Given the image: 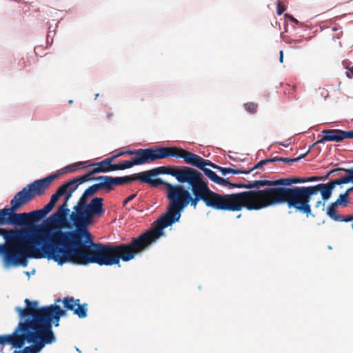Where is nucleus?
Listing matches in <instances>:
<instances>
[{
	"instance_id": "nucleus-1",
	"label": "nucleus",
	"mask_w": 353,
	"mask_h": 353,
	"mask_svg": "<svg viewBox=\"0 0 353 353\" xmlns=\"http://www.w3.org/2000/svg\"><path fill=\"white\" fill-rule=\"evenodd\" d=\"M103 199L94 197L85 206L74 225L75 230L62 231L42 229L48 259L59 265L77 262L82 265H119L120 261L128 262L142 252L139 236L128 243L117 245L95 243L88 228L94 217L105 212Z\"/></svg>"
},
{
	"instance_id": "nucleus-2",
	"label": "nucleus",
	"mask_w": 353,
	"mask_h": 353,
	"mask_svg": "<svg viewBox=\"0 0 353 353\" xmlns=\"http://www.w3.org/2000/svg\"><path fill=\"white\" fill-rule=\"evenodd\" d=\"M320 176L288 177L276 180V187L265 188L262 190H250V211L260 210L270 206L286 203L288 208L305 214H312L310 201L320 192L310 195L307 199L303 196L301 189L310 186L290 188L292 184L321 181ZM315 185H311L314 187Z\"/></svg>"
},
{
	"instance_id": "nucleus-3",
	"label": "nucleus",
	"mask_w": 353,
	"mask_h": 353,
	"mask_svg": "<svg viewBox=\"0 0 353 353\" xmlns=\"http://www.w3.org/2000/svg\"><path fill=\"white\" fill-rule=\"evenodd\" d=\"M167 197L169 200L168 212L157 221V225L139 235L142 252L147 250L152 243L163 234V229L178 221L181 217V211L190 204L194 209L198 203L202 201L206 206L216 210L228 211L223 206L215 203L212 201L202 196L195 199L190 192L180 185L165 183Z\"/></svg>"
},
{
	"instance_id": "nucleus-4",
	"label": "nucleus",
	"mask_w": 353,
	"mask_h": 353,
	"mask_svg": "<svg viewBox=\"0 0 353 353\" xmlns=\"http://www.w3.org/2000/svg\"><path fill=\"white\" fill-rule=\"evenodd\" d=\"M0 235L7 245H0V252L14 265H26L27 258L47 257L42 229H11L0 228Z\"/></svg>"
},
{
	"instance_id": "nucleus-5",
	"label": "nucleus",
	"mask_w": 353,
	"mask_h": 353,
	"mask_svg": "<svg viewBox=\"0 0 353 353\" xmlns=\"http://www.w3.org/2000/svg\"><path fill=\"white\" fill-rule=\"evenodd\" d=\"M175 179L180 183H188L191 187L195 200L202 196L223 206L228 209V212H239L243 208L250 210V190L232 194H219L210 189L200 172L188 166H177Z\"/></svg>"
},
{
	"instance_id": "nucleus-6",
	"label": "nucleus",
	"mask_w": 353,
	"mask_h": 353,
	"mask_svg": "<svg viewBox=\"0 0 353 353\" xmlns=\"http://www.w3.org/2000/svg\"><path fill=\"white\" fill-rule=\"evenodd\" d=\"M56 174L38 179L24 187L10 201V207L0 210V225H26L30 223L28 212L15 213L21 206L29 203L36 196L43 194Z\"/></svg>"
},
{
	"instance_id": "nucleus-7",
	"label": "nucleus",
	"mask_w": 353,
	"mask_h": 353,
	"mask_svg": "<svg viewBox=\"0 0 353 353\" xmlns=\"http://www.w3.org/2000/svg\"><path fill=\"white\" fill-rule=\"evenodd\" d=\"M26 308L17 307L15 310L21 318L31 316L34 323H38L49 333L54 334L52 330V323L54 321L56 327L59 326L61 316L66 315L68 310H63L58 305L38 307L37 301H30L28 299L24 301Z\"/></svg>"
},
{
	"instance_id": "nucleus-8",
	"label": "nucleus",
	"mask_w": 353,
	"mask_h": 353,
	"mask_svg": "<svg viewBox=\"0 0 353 353\" xmlns=\"http://www.w3.org/2000/svg\"><path fill=\"white\" fill-rule=\"evenodd\" d=\"M171 147H155L146 149L127 150L119 152V155H133L130 161H123L117 163L121 170L130 168L134 165L149 163L156 160L170 157Z\"/></svg>"
},
{
	"instance_id": "nucleus-9",
	"label": "nucleus",
	"mask_w": 353,
	"mask_h": 353,
	"mask_svg": "<svg viewBox=\"0 0 353 353\" xmlns=\"http://www.w3.org/2000/svg\"><path fill=\"white\" fill-rule=\"evenodd\" d=\"M19 327L26 333V341L33 343V345L26 347L22 353H38L46 344H50L55 341L54 334L49 333L32 319H28L20 323Z\"/></svg>"
},
{
	"instance_id": "nucleus-10",
	"label": "nucleus",
	"mask_w": 353,
	"mask_h": 353,
	"mask_svg": "<svg viewBox=\"0 0 353 353\" xmlns=\"http://www.w3.org/2000/svg\"><path fill=\"white\" fill-rule=\"evenodd\" d=\"M342 171L345 172L346 174L340 179L332 181L327 183H320L314 187L303 188V189H301L303 196L307 199L310 195L316 194L317 192H321V199H318L316 201L315 208L324 207L325 203L323 201H327L331 197L332 190L336 185L345 184L353 181V168L349 169L342 168Z\"/></svg>"
},
{
	"instance_id": "nucleus-11",
	"label": "nucleus",
	"mask_w": 353,
	"mask_h": 353,
	"mask_svg": "<svg viewBox=\"0 0 353 353\" xmlns=\"http://www.w3.org/2000/svg\"><path fill=\"white\" fill-rule=\"evenodd\" d=\"M170 157L182 158L187 164L199 169H203L206 165H209L214 169L221 171L222 168L209 160L204 159L200 156L181 148L171 147Z\"/></svg>"
},
{
	"instance_id": "nucleus-12",
	"label": "nucleus",
	"mask_w": 353,
	"mask_h": 353,
	"mask_svg": "<svg viewBox=\"0 0 353 353\" xmlns=\"http://www.w3.org/2000/svg\"><path fill=\"white\" fill-rule=\"evenodd\" d=\"M176 168L177 166H161L153 168L152 170L141 172V174L142 177L148 179L143 181V183L149 184L152 188H157L161 185L165 186V183H168V182L163 181L161 178L152 179V177L160 174H170L175 177Z\"/></svg>"
},
{
	"instance_id": "nucleus-13",
	"label": "nucleus",
	"mask_w": 353,
	"mask_h": 353,
	"mask_svg": "<svg viewBox=\"0 0 353 353\" xmlns=\"http://www.w3.org/2000/svg\"><path fill=\"white\" fill-rule=\"evenodd\" d=\"M99 179L105 180L107 186V192L112 190L114 187L117 185H123L134 181L143 182V181L147 180L145 178L142 177L141 172L125 176L113 177L110 176H100Z\"/></svg>"
},
{
	"instance_id": "nucleus-14",
	"label": "nucleus",
	"mask_w": 353,
	"mask_h": 353,
	"mask_svg": "<svg viewBox=\"0 0 353 353\" xmlns=\"http://www.w3.org/2000/svg\"><path fill=\"white\" fill-rule=\"evenodd\" d=\"M61 301L63 303V307L66 310L72 311L79 318L83 319L87 316V303L81 304L79 299H74V297L70 296H65L62 301L59 299H57L55 303Z\"/></svg>"
},
{
	"instance_id": "nucleus-15",
	"label": "nucleus",
	"mask_w": 353,
	"mask_h": 353,
	"mask_svg": "<svg viewBox=\"0 0 353 353\" xmlns=\"http://www.w3.org/2000/svg\"><path fill=\"white\" fill-rule=\"evenodd\" d=\"M89 167H93L92 170L90 171L92 176L95 174L101 172L121 170L118 164L111 163L108 158L98 163H91L90 162L89 164L85 166V168Z\"/></svg>"
},
{
	"instance_id": "nucleus-16",
	"label": "nucleus",
	"mask_w": 353,
	"mask_h": 353,
	"mask_svg": "<svg viewBox=\"0 0 353 353\" xmlns=\"http://www.w3.org/2000/svg\"><path fill=\"white\" fill-rule=\"evenodd\" d=\"M275 182L276 180H259L253 182H248V183H232V185H231V188H238L250 190L256 188L258 189L257 190H260L259 188L264 186H268V188L276 187Z\"/></svg>"
},
{
	"instance_id": "nucleus-17",
	"label": "nucleus",
	"mask_w": 353,
	"mask_h": 353,
	"mask_svg": "<svg viewBox=\"0 0 353 353\" xmlns=\"http://www.w3.org/2000/svg\"><path fill=\"white\" fill-rule=\"evenodd\" d=\"M88 196H85V192L83 193L82 196L80 197L79 200L78 201V203L76 205L74 206V212H72L70 215V219L74 225L79 216H81L80 214H82V212L84 209H85V206L88 205V203H87V198Z\"/></svg>"
},
{
	"instance_id": "nucleus-18",
	"label": "nucleus",
	"mask_w": 353,
	"mask_h": 353,
	"mask_svg": "<svg viewBox=\"0 0 353 353\" xmlns=\"http://www.w3.org/2000/svg\"><path fill=\"white\" fill-rule=\"evenodd\" d=\"M323 137L316 143H323L325 141L340 142L342 141L341 130L330 129L322 131Z\"/></svg>"
},
{
	"instance_id": "nucleus-19",
	"label": "nucleus",
	"mask_w": 353,
	"mask_h": 353,
	"mask_svg": "<svg viewBox=\"0 0 353 353\" xmlns=\"http://www.w3.org/2000/svg\"><path fill=\"white\" fill-rule=\"evenodd\" d=\"M70 212V210L68 208V204L63 203L58 209L56 213L52 215L50 218V221L59 223L63 225H66L68 223L66 216ZM67 226H68L67 225Z\"/></svg>"
},
{
	"instance_id": "nucleus-20",
	"label": "nucleus",
	"mask_w": 353,
	"mask_h": 353,
	"mask_svg": "<svg viewBox=\"0 0 353 353\" xmlns=\"http://www.w3.org/2000/svg\"><path fill=\"white\" fill-rule=\"evenodd\" d=\"M337 206L336 203H332L327 208V214L332 220L339 222H350L353 221V215L341 216L338 214L336 212Z\"/></svg>"
},
{
	"instance_id": "nucleus-21",
	"label": "nucleus",
	"mask_w": 353,
	"mask_h": 353,
	"mask_svg": "<svg viewBox=\"0 0 353 353\" xmlns=\"http://www.w3.org/2000/svg\"><path fill=\"white\" fill-rule=\"evenodd\" d=\"M92 180H96L99 181V183L93 184L92 185L88 187L84 191L85 196H88V197L91 196L100 190H104L107 192V186L105 180L99 179V176L92 177Z\"/></svg>"
},
{
	"instance_id": "nucleus-22",
	"label": "nucleus",
	"mask_w": 353,
	"mask_h": 353,
	"mask_svg": "<svg viewBox=\"0 0 353 353\" xmlns=\"http://www.w3.org/2000/svg\"><path fill=\"white\" fill-rule=\"evenodd\" d=\"M23 332L25 333V332ZM10 339H9L8 344L12 345L14 347L21 348L23 345L25 340H26V334H17L14 333L10 335Z\"/></svg>"
},
{
	"instance_id": "nucleus-23",
	"label": "nucleus",
	"mask_w": 353,
	"mask_h": 353,
	"mask_svg": "<svg viewBox=\"0 0 353 353\" xmlns=\"http://www.w3.org/2000/svg\"><path fill=\"white\" fill-rule=\"evenodd\" d=\"M90 161H78L74 163L70 164L65 167V170L67 172H74L78 170L85 169V166L88 164H89Z\"/></svg>"
},
{
	"instance_id": "nucleus-24",
	"label": "nucleus",
	"mask_w": 353,
	"mask_h": 353,
	"mask_svg": "<svg viewBox=\"0 0 353 353\" xmlns=\"http://www.w3.org/2000/svg\"><path fill=\"white\" fill-rule=\"evenodd\" d=\"M92 175L90 173V172H88V173H86L81 176H78V177H75V178L72 179V180L70 181L69 184H70V183L75 184V185H77V187H78L79 184H81V183H85L88 181H92Z\"/></svg>"
},
{
	"instance_id": "nucleus-25",
	"label": "nucleus",
	"mask_w": 353,
	"mask_h": 353,
	"mask_svg": "<svg viewBox=\"0 0 353 353\" xmlns=\"http://www.w3.org/2000/svg\"><path fill=\"white\" fill-rule=\"evenodd\" d=\"M352 190L353 187L347 189L345 193L341 194L336 201L334 202V203H336V205L347 206L348 203V195Z\"/></svg>"
},
{
	"instance_id": "nucleus-26",
	"label": "nucleus",
	"mask_w": 353,
	"mask_h": 353,
	"mask_svg": "<svg viewBox=\"0 0 353 353\" xmlns=\"http://www.w3.org/2000/svg\"><path fill=\"white\" fill-rule=\"evenodd\" d=\"M28 214L30 216V223L32 222L39 221L46 215V214L42 209L28 212Z\"/></svg>"
},
{
	"instance_id": "nucleus-27",
	"label": "nucleus",
	"mask_w": 353,
	"mask_h": 353,
	"mask_svg": "<svg viewBox=\"0 0 353 353\" xmlns=\"http://www.w3.org/2000/svg\"><path fill=\"white\" fill-rule=\"evenodd\" d=\"M221 172L223 175H225L227 174H249L250 171H246V170L243 169H233L231 168H221Z\"/></svg>"
},
{
	"instance_id": "nucleus-28",
	"label": "nucleus",
	"mask_w": 353,
	"mask_h": 353,
	"mask_svg": "<svg viewBox=\"0 0 353 353\" xmlns=\"http://www.w3.org/2000/svg\"><path fill=\"white\" fill-rule=\"evenodd\" d=\"M205 176H207L212 181L216 183L217 181H221L220 176H219L214 171L209 168H203L201 169Z\"/></svg>"
},
{
	"instance_id": "nucleus-29",
	"label": "nucleus",
	"mask_w": 353,
	"mask_h": 353,
	"mask_svg": "<svg viewBox=\"0 0 353 353\" xmlns=\"http://www.w3.org/2000/svg\"><path fill=\"white\" fill-rule=\"evenodd\" d=\"M65 194V187H59L56 192L52 195L50 201L52 202V203H55L57 202L59 199Z\"/></svg>"
},
{
	"instance_id": "nucleus-30",
	"label": "nucleus",
	"mask_w": 353,
	"mask_h": 353,
	"mask_svg": "<svg viewBox=\"0 0 353 353\" xmlns=\"http://www.w3.org/2000/svg\"><path fill=\"white\" fill-rule=\"evenodd\" d=\"M243 107L245 109V110L252 114H254L257 112L258 109V105L256 103L254 102H248L243 104Z\"/></svg>"
},
{
	"instance_id": "nucleus-31",
	"label": "nucleus",
	"mask_w": 353,
	"mask_h": 353,
	"mask_svg": "<svg viewBox=\"0 0 353 353\" xmlns=\"http://www.w3.org/2000/svg\"><path fill=\"white\" fill-rule=\"evenodd\" d=\"M272 162H274L273 158L261 160L256 165H255L253 168H252L250 170H248L247 171H250V173L254 170H255V169H261V168H263V166L264 165H266V164H268L269 163H272Z\"/></svg>"
},
{
	"instance_id": "nucleus-32",
	"label": "nucleus",
	"mask_w": 353,
	"mask_h": 353,
	"mask_svg": "<svg viewBox=\"0 0 353 353\" xmlns=\"http://www.w3.org/2000/svg\"><path fill=\"white\" fill-rule=\"evenodd\" d=\"M304 156L305 155H303V156H301L299 157L294 158V159L276 157H274L273 159H274V162L282 161V162H284V163H292V162L298 161L301 159H302Z\"/></svg>"
},
{
	"instance_id": "nucleus-33",
	"label": "nucleus",
	"mask_w": 353,
	"mask_h": 353,
	"mask_svg": "<svg viewBox=\"0 0 353 353\" xmlns=\"http://www.w3.org/2000/svg\"><path fill=\"white\" fill-rule=\"evenodd\" d=\"M77 189V185H75L74 187H73V188H71L70 190H68L67 191V193L65 194V201L63 203H68V200L70 199V197L72 196V193Z\"/></svg>"
},
{
	"instance_id": "nucleus-34",
	"label": "nucleus",
	"mask_w": 353,
	"mask_h": 353,
	"mask_svg": "<svg viewBox=\"0 0 353 353\" xmlns=\"http://www.w3.org/2000/svg\"><path fill=\"white\" fill-rule=\"evenodd\" d=\"M342 141L345 139H353V130L351 131L341 130Z\"/></svg>"
},
{
	"instance_id": "nucleus-35",
	"label": "nucleus",
	"mask_w": 353,
	"mask_h": 353,
	"mask_svg": "<svg viewBox=\"0 0 353 353\" xmlns=\"http://www.w3.org/2000/svg\"><path fill=\"white\" fill-rule=\"evenodd\" d=\"M54 207V203H52L51 201H49L48 203H47L43 208L42 210L45 212V213L47 214H48L50 211H52V210L53 209V208Z\"/></svg>"
},
{
	"instance_id": "nucleus-36",
	"label": "nucleus",
	"mask_w": 353,
	"mask_h": 353,
	"mask_svg": "<svg viewBox=\"0 0 353 353\" xmlns=\"http://www.w3.org/2000/svg\"><path fill=\"white\" fill-rule=\"evenodd\" d=\"M340 171H342V168L333 169L330 170L325 176L320 177L322 178L321 180H326L331 174Z\"/></svg>"
},
{
	"instance_id": "nucleus-37",
	"label": "nucleus",
	"mask_w": 353,
	"mask_h": 353,
	"mask_svg": "<svg viewBox=\"0 0 353 353\" xmlns=\"http://www.w3.org/2000/svg\"><path fill=\"white\" fill-rule=\"evenodd\" d=\"M221 181H217L216 184L223 185V186H228L231 188V185H232V183L229 182L228 180L223 179L220 177Z\"/></svg>"
},
{
	"instance_id": "nucleus-38",
	"label": "nucleus",
	"mask_w": 353,
	"mask_h": 353,
	"mask_svg": "<svg viewBox=\"0 0 353 353\" xmlns=\"http://www.w3.org/2000/svg\"><path fill=\"white\" fill-rule=\"evenodd\" d=\"M9 339H10V335L0 336V345H5L8 343Z\"/></svg>"
},
{
	"instance_id": "nucleus-39",
	"label": "nucleus",
	"mask_w": 353,
	"mask_h": 353,
	"mask_svg": "<svg viewBox=\"0 0 353 353\" xmlns=\"http://www.w3.org/2000/svg\"><path fill=\"white\" fill-rule=\"evenodd\" d=\"M70 183V181H68L67 183L61 185L60 187H65V194L67 193V191L70 190L71 188H73V187L75 186V184H69Z\"/></svg>"
},
{
	"instance_id": "nucleus-40",
	"label": "nucleus",
	"mask_w": 353,
	"mask_h": 353,
	"mask_svg": "<svg viewBox=\"0 0 353 353\" xmlns=\"http://www.w3.org/2000/svg\"><path fill=\"white\" fill-rule=\"evenodd\" d=\"M137 196V194H133L129 196L125 200L123 201V205L125 206L128 203L133 200Z\"/></svg>"
},
{
	"instance_id": "nucleus-41",
	"label": "nucleus",
	"mask_w": 353,
	"mask_h": 353,
	"mask_svg": "<svg viewBox=\"0 0 353 353\" xmlns=\"http://www.w3.org/2000/svg\"><path fill=\"white\" fill-rule=\"evenodd\" d=\"M285 8L284 7V6H282L279 2L277 5V14H281L284 11H285Z\"/></svg>"
},
{
	"instance_id": "nucleus-42",
	"label": "nucleus",
	"mask_w": 353,
	"mask_h": 353,
	"mask_svg": "<svg viewBox=\"0 0 353 353\" xmlns=\"http://www.w3.org/2000/svg\"><path fill=\"white\" fill-rule=\"evenodd\" d=\"M342 64L345 69L348 70L351 67L352 63L349 60H344Z\"/></svg>"
},
{
	"instance_id": "nucleus-43",
	"label": "nucleus",
	"mask_w": 353,
	"mask_h": 353,
	"mask_svg": "<svg viewBox=\"0 0 353 353\" xmlns=\"http://www.w3.org/2000/svg\"><path fill=\"white\" fill-rule=\"evenodd\" d=\"M346 75L348 78H352L353 77V65L351 66L347 71L346 72Z\"/></svg>"
},
{
	"instance_id": "nucleus-44",
	"label": "nucleus",
	"mask_w": 353,
	"mask_h": 353,
	"mask_svg": "<svg viewBox=\"0 0 353 353\" xmlns=\"http://www.w3.org/2000/svg\"><path fill=\"white\" fill-rule=\"evenodd\" d=\"M121 157V155H119V153L112 156V157H110L108 158V160H110V162L111 163H112V162L118 157Z\"/></svg>"
},
{
	"instance_id": "nucleus-45",
	"label": "nucleus",
	"mask_w": 353,
	"mask_h": 353,
	"mask_svg": "<svg viewBox=\"0 0 353 353\" xmlns=\"http://www.w3.org/2000/svg\"><path fill=\"white\" fill-rule=\"evenodd\" d=\"M41 49V46H37L34 48V52L37 55H39L41 57V55L39 54V50Z\"/></svg>"
},
{
	"instance_id": "nucleus-46",
	"label": "nucleus",
	"mask_w": 353,
	"mask_h": 353,
	"mask_svg": "<svg viewBox=\"0 0 353 353\" xmlns=\"http://www.w3.org/2000/svg\"><path fill=\"white\" fill-rule=\"evenodd\" d=\"M113 117V113L111 112L110 111H108L106 112V118L108 119H111Z\"/></svg>"
},
{
	"instance_id": "nucleus-47",
	"label": "nucleus",
	"mask_w": 353,
	"mask_h": 353,
	"mask_svg": "<svg viewBox=\"0 0 353 353\" xmlns=\"http://www.w3.org/2000/svg\"><path fill=\"white\" fill-rule=\"evenodd\" d=\"M35 273V270L33 269L31 272H25V274L30 277L31 274H34Z\"/></svg>"
},
{
	"instance_id": "nucleus-48",
	"label": "nucleus",
	"mask_w": 353,
	"mask_h": 353,
	"mask_svg": "<svg viewBox=\"0 0 353 353\" xmlns=\"http://www.w3.org/2000/svg\"><path fill=\"white\" fill-rule=\"evenodd\" d=\"M283 52L282 50L280 51V57H279V61L281 63L283 62Z\"/></svg>"
},
{
	"instance_id": "nucleus-49",
	"label": "nucleus",
	"mask_w": 353,
	"mask_h": 353,
	"mask_svg": "<svg viewBox=\"0 0 353 353\" xmlns=\"http://www.w3.org/2000/svg\"><path fill=\"white\" fill-rule=\"evenodd\" d=\"M290 20L296 24L299 23V21L293 17H290Z\"/></svg>"
},
{
	"instance_id": "nucleus-50",
	"label": "nucleus",
	"mask_w": 353,
	"mask_h": 353,
	"mask_svg": "<svg viewBox=\"0 0 353 353\" xmlns=\"http://www.w3.org/2000/svg\"><path fill=\"white\" fill-rule=\"evenodd\" d=\"M68 103H69L70 104H72V103H73V100H69Z\"/></svg>"
},
{
	"instance_id": "nucleus-51",
	"label": "nucleus",
	"mask_w": 353,
	"mask_h": 353,
	"mask_svg": "<svg viewBox=\"0 0 353 353\" xmlns=\"http://www.w3.org/2000/svg\"><path fill=\"white\" fill-rule=\"evenodd\" d=\"M300 41H301L300 40H299V41H294V43H299Z\"/></svg>"
},
{
	"instance_id": "nucleus-52",
	"label": "nucleus",
	"mask_w": 353,
	"mask_h": 353,
	"mask_svg": "<svg viewBox=\"0 0 353 353\" xmlns=\"http://www.w3.org/2000/svg\"><path fill=\"white\" fill-rule=\"evenodd\" d=\"M241 216V214H239L236 217H237L238 219H239Z\"/></svg>"
},
{
	"instance_id": "nucleus-53",
	"label": "nucleus",
	"mask_w": 353,
	"mask_h": 353,
	"mask_svg": "<svg viewBox=\"0 0 353 353\" xmlns=\"http://www.w3.org/2000/svg\"><path fill=\"white\" fill-rule=\"evenodd\" d=\"M98 96H99V94H97L95 95V99L98 97Z\"/></svg>"
},
{
	"instance_id": "nucleus-54",
	"label": "nucleus",
	"mask_w": 353,
	"mask_h": 353,
	"mask_svg": "<svg viewBox=\"0 0 353 353\" xmlns=\"http://www.w3.org/2000/svg\"><path fill=\"white\" fill-rule=\"evenodd\" d=\"M79 353H81V352Z\"/></svg>"
}]
</instances>
